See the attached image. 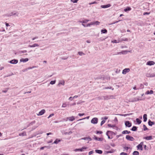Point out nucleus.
Here are the masks:
<instances>
[{
  "instance_id": "obj_6",
  "label": "nucleus",
  "mask_w": 155,
  "mask_h": 155,
  "mask_svg": "<svg viewBox=\"0 0 155 155\" xmlns=\"http://www.w3.org/2000/svg\"><path fill=\"white\" fill-rule=\"evenodd\" d=\"M125 124L126 127H130L132 125L131 123L128 121H126L125 122Z\"/></svg>"
},
{
  "instance_id": "obj_7",
  "label": "nucleus",
  "mask_w": 155,
  "mask_h": 155,
  "mask_svg": "<svg viewBox=\"0 0 155 155\" xmlns=\"http://www.w3.org/2000/svg\"><path fill=\"white\" fill-rule=\"evenodd\" d=\"M45 112V109H43L40 111L38 114H37L38 116H41Z\"/></svg>"
},
{
  "instance_id": "obj_5",
  "label": "nucleus",
  "mask_w": 155,
  "mask_h": 155,
  "mask_svg": "<svg viewBox=\"0 0 155 155\" xmlns=\"http://www.w3.org/2000/svg\"><path fill=\"white\" fill-rule=\"evenodd\" d=\"M130 71V69L129 68H125L122 71V74H125L129 72Z\"/></svg>"
},
{
  "instance_id": "obj_47",
  "label": "nucleus",
  "mask_w": 155,
  "mask_h": 155,
  "mask_svg": "<svg viewBox=\"0 0 155 155\" xmlns=\"http://www.w3.org/2000/svg\"><path fill=\"white\" fill-rule=\"evenodd\" d=\"M120 155H127V154L126 153L124 152H122L120 153Z\"/></svg>"
},
{
  "instance_id": "obj_9",
  "label": "nucleus",
  "mask_w": 155,
  "mask_h": 155,
  "mask_svg": "<svg viewBox=\"0 0 155 155\" xmlns=\"http://www.w3.org/2000/svg\"><path fill=\"white\" fill-rule=\"evenodd\" d=\"M143 143V142H142L139 144L138 145V146H137V147L138 149H140L141 150H143L142 145Z\"/></svg>"
},
{
  "instance_id": "obj_44",
  "label": "nucleus",
  "mask_w": 155,
  "mask_h": 155,
  "mask_svg": "<svg viewBox=\"0 0 155 155\" xmlns=\"http://www.w3.org/2000/svg\"><path fill=\"white\" fill-rule=\"evenodd\" d=\"M67 106V104L65 103H63L62 106V107H65Z\"/></svg>"
},
{
  "instance_id": "obj_19",
  "label": "nucleus",
  "mask_w": 155,
  "mask_h": 155,
  "mask_svg": "<svg viewBox=\"0 0 155 155\" xmlns=\"http://www.w3.org/2000/svg\"><path fill=\"white\" fill-rule=\"evenodd\" d=\"M153 93V90H150V91H147L145 93L146 94H152Z\"/></svg>"
},
{
  "instance_id": "obj_23",
  "label": "nucleus",
  "mask_w": 155,
  "mask_h": 155,
  "mask_svg": "<svg viewBox=\"0 0 155 155\" xmlns=\"http://www.w3.org/2000/svg\"><path fill=\"white\" fill-rule=\"evenodd\" d=\"M101 33L106 34L107 33V30L106 29H102L101 31Z\"/></svg>"
},
{
  "instance_id": "obj_8",
  "label": "nucleus",
  "mask_w": 155,
  "mask_h": 155,
  "mask_svg": "<svg viewBox=\"0 0 155 155\" xmlns=\"http://www.w3.org/2000/svg\"><path fill=\"white\" fill-rule=\"evenodd\" d=\"M18 60L16 59H13L9 61V63L12 64H16L18 62Z\"/></svg>"
},
{
  "instance_id": "obj_60",
  "label": "nucleus",
  "mask_w": 155,
  "mask_h": 155,
  "mask_svg": "<svg viewBox=\"0 0 155 155\" xmlns=\"http://www.w3.org/2000/svg\"><path fill=\"white\" fill-rule=\"evenodd\" d=\"M149 14V13H148L147 12H146L143 13V15H148Z\"/></svg>"
},
{
  "instance_id": "obj_33",
  "label": "nucleus",
  "mask_w": 155,
  "mask_h": 155,
  "mask_svg": "<svg viewBox=\"0 0 155 155\" xmlns=\"http://www.w3.org/2000/svg\"><path fill=\"white\" fill-rule=\"evenodd\" d=\"M114 150H112L110 151H106V153L107 154L108 153H114Z\"/></svg>"
},
{
  "instance_id": "obj_42",
  "label": "nucleus",
  "mask_w": 155,
  "mask_h": 155,
  "mask_svg": "<svg viewBox=\"0 0 155 155\" xmlns=\"http://www.w3.org/2000/svg\"><path fill=\"white\" fill-rule=\"evenodd\" d=\"M112 89V90H114V88H112V87H105L104 88V89Z\"/></svg>"
},
{
  "instance_id": "obj_49",
  "label": "nucleus",
  "mask_w": 155,
  "mask_h": 155,
  "mask_svg": "<svg viewBox=\"0 0 155 155\" xmlns=\"http://www.w3.org/2000/svg\"><path fill=\"white\" fill-rule=\"evenodd\" d=\"M105 122V121L104 120H102L101 123V126L103 124H104Z\"/></svg>"
},
{
  "instance_id": "obj_15",
  "label": "nucleus",
  "mask_w": 155,
  "mask_h": 155,
  "mask_svg": "<svg viewBox=\"0 0 155 155\" xmlns=\"http://www.w3.org/2000/svg\"><path fill=\"white\" fill-rule=\"evenodd\" d=\"M28 60V58H25V59L22 58L20 59V61L21 62H25L27 61Z\"/></svg>"
},
{
  "instance_id": "obj_30",
  "label": "nucleus",
  "mask_w": 155,
  "mask_h": 155,
  "mask_svg": "<svg viewBox=\"0 0 155 155\" xmlns=\"http://www.w3.org/2000/svg\"><path fill=\"white\" fill-rule=\"evenodd\" d=\"M131 130L133 131H136L137 130V127L136 126H133Z\"/></svg>"
},
{
  "instance_id": "obj_25",
  "label": "nucleus",
  "mask_w": 155,
  "mask_h": 155,
  "mask_svg": "<svg viewBox=\"0 0 155 155\" xmlns=\"http://www.w3.org/2000/svg\"><path fill=\"white\" fill-rule=\"evenodd\" d=\"M130 133V131L127 130H124L122 132L123 134H129Z\"/></svg>"
},
{
  "instance_id": "obj_12",
  "label": "nucleus",
  "mask_w": 155,
  "mask_h": 155,
  "mask_svg": "<svg viewBox=\"0 0 155 155\" xmlns=\"http://www.w3.org/2000/svg\"><path fill=\"white\" fill-rule=\"evenodd\" d=\"M155 63L153 61H149L147 62V64L149 65H153Z\"/></svg>"
},
{
  "instance_id": "obj_17",
  "label": "nucleus",
  "mask_w": 155,
  "mask_h": 155,
  "mask_svg": "<svg viewBox=\"0 0 155 155\" xmlns=\"http://www.w3.org/2000/svg\"><path fill=\"white\" fill-rule=\"evenodd\" d=\"M39 45L38 44H35L32 45H29L28 47H29L32 48L35 47H38Z\"/></svg>"
},
{
  "instance_id": "obj_2",
  "label": "nucleus",
  "mask_w": 155,
  "mask_h": 155,
  "mask_svg": "<svg viewBox=\"0 0 155 155\" xmlns=\"http://www.w3.org/2000/svg\"><path fill=\"white\" fill-rule=\"evenodd\" d=\"M98 119L96 117L93 118L91 121V122L93 124H95L97 123Z\"/></svg>"
},
{
  "instance_id": "obj_32",
  "label": "nucleus",
  "mask_w": 155,
  "mask_h": 155,
  "mask_svg": "<svg viewBox=\"0 0 155 155\" xmlns=\"http://www.w3.org/2000/svg\"><path fill=\"white\" fill-rule=\"evenodd\" d=\"M136 121L138 124H140L141 122V121L138 118H137L136 119Z\"/></svg>"
},
{
  "instance_id": "obj_31",
  "label": "nucleus",
  "mask_w": 155,
  "mask_h": 155,
  "mask_svg": "<svg viewBox=\"0 0 155 155\" xmlns=\"http://www.w3.org/2000/svg\"><path fill=\"white\" fill-rule=\"evenodd\" d=\"M61 140L60 139H56L53 143H55L57 144L58 142H60Z\"/></svg>"
},
{
  "instance_id": "obj_54",
  "label": "nucleus",
  "mask_w": 155,
  "mask_h": 155,
  "mask_svg": "<svg viewBox=\"0 0 155 155\" xmlns=\"http://www.w3.org/2000/svg\"><path fill=\"white\" fill-rule=\"evenodd\" d=\"M129 148L128 147H124V149L126 150L127 151L128 149Z\"/></svg>"
},
{
  "instance_id": "obj_13",
  "label": "nucleus",
  "mask_w": 155,
  "mask_h": 155,
  "mask_svg": "<svg viewBox=\"0 0 155 155\" xmlns=\"http://www.w3.org/2000/svg\"><path fill=\"white\" fill-rule=\"evenodd\" d=\"M94 139L96 140H98L99 141H101L103 140V138H98L96 137L95 136H94Z\"/></svg>"
},
{
  "instance_id": "obj_63",
  "label": "nucleus",
  "mask_w": 155,
  "mask_h": 155,
  "mask_svg": "<svg viewBox=\"0 0 155 155\" xmlns=\"http://www.w3.org/2000/svg\"><path fill=\"white\" fill-rule=\"evenodd\" d=\"M18 13H17V12H16V13H15L13 14V15H17V16H18Z\"/></svg>"
},
{
  "instance_id": "obj_35",
  "label": "nucleus",
  "mask_w": 155,
  "mask_h": 155,
  "mask_svg": "<svg viewBox=\"0 0 155 155\" xmlns=\"http://www.w3.org/2000/svg\"><path fill=\"white\" fill-rule=\"evenodd\" d=\"M143 127L144 130L145 131L148 130V128H147L145 124L143 125Z\"/></svg>"
},
{
  "instance_id": "obj_20",
  "label": "nucleus",
  "mask_w": 155,
  "mask_h": 155,
  "mask_svg": "<svg viewBox=\"0 0 155 155\" xmlns=\"http://www.w3.org/2000/svg\"><path fill=\"white\" fill-rule=\"evenodd\" d=\"M67 118L68 119H69V120L71 121H73L75 119L74 117V116H72L71 117H68Z\"/></svg>"
},
{
  "instance_id": "obj_46",
  "label": "nucleus",
  "mask_w": 155,
  "mask_h": 155,
  "mask_svg": "<svg viewBox=\"0 0 155 155\" xmlns=\"http://www.w3.org/2000/svg\"><path fill=\"white\" fill-rule=\"evenodd\" d=\"M111 42L112 43H118L119 42V41H117L116 40H114L113 41H111Z\"/></svg>"
},
{
  "instance_id": "obj_56",
  "label": "nucleus",
  "mask_w": 155,
  "mask_h": 155,
  "mask_svg": "<svg viewBox=\"0 0 155 155\" xmlns=\"http://www.w3.org/2000/svg\"><path fill=\"white\" fill-rule=\"evenodd\" d=\"M73 97H71L69 98V99L71 101H72L73 99Z\"/></svg>"
},
{
  "instance_id": "obj_55",
  "label": "nucleus",
  "mask_w": 155,
  "mask_h": 155,
  "mask_svg": "<svg viewBox=\"0 0 155 155\" xmlns=\"http://www.w3.org/2000/svg\"><path fill=\"white\" fill-rule=\"evenodd\" d=\"M84 115V113H83V114H80V113H79L78 114V115L79 116H82L83 115Z\"/></svg>"
},
{
  "instance_id": "obj_39",
  "label": "nucleus",
  "mask_w": 155,
  "mask_h": 155,
  "mask_svg": "<svg viewBox=\"0 0 155 155\" xmlns=\"http://www.w3.org/2000/svg\"><path fill=\"white\" fill-rule=\"evenodd\" d=\"M125 52H126V53H127V51H122L121 52H118V53H117V54H120L121 53H122V54H124Z\"/></svg>"
},
{
  "instance_id": "obj_29",
  "label": "nucleus",
  "mask_w": 155,
  "mask_h": 155,
  "mask_svg": "<svg viewBox=\"0 0 155 155\" xmlns=\"http://www.w3.org/2000/svg\"><path fill=\"white\" fill-rule=\"evenodd\" d=\"M82 25L85 27H87L89 26H90L91 25V23L87 24V25H85L83 24H82Z\"/></svg>"
},
{
  "instance_id": "obj_48",
  "label": "nucleus",
  "mask_w": 155,
  "mask_h": 155,
  "mask_svg": "<svg viewBox=\"0 0 155 155\" xmlns=\"http://www.w3.org/2000/svg\"><path fill=\"white\" fill-rule=\"evenodd\" d=\"M27 52L26 50H25L24 51H20V53H25Z\"/></svg>"
},
{
  "instance_id": "obj_51",
  "label": "nucleus",
  "mask_w": 155,
  "mask_h": 155,
  "mask_svg": "<svg viewBox=\"0 0 155 155\" xmlns=\"http://www.w3.org/2000/svg\"><path fill=\"white\" fill-rule=\"evenodd\" d=\"M54 115V114L53 113H52L51 114H50L49 116L48 117V118H50V117L53 116Z\"/></svg>"
},
{
  "instance_id": "obj_10",
  "label": "nucleus",
  "mask_w": 155,
  "mask_h": 155,
  "mask_svg": "<svg viewBox=\"0 0 155 155\" xmlns=\"http://www.w3.org/2000/svg\"><path fill=\"white\" fill-rule=\"evenodd\" d=\"M111 5L110 4L104 5H101V7L102 8H106L108 7H109L111 6Z\"/></svg>"
},
{
  "instance_id": "obj_4",
  "label": "nucleus",
  "mask_w": 155,
  "mask_h": 155,
  "mask_svg": "<svg viewBox=\"0 0 155 155\" xmlns=\"http://www.w3.org/2000/svg\"><path fill=\"white\" fill-rule=\"evenodd\" d=\"M126 138L128 140L133 141L134 140V138L131 136H130L129 135H127L126 136Z\"/></svg>"
},
{
  "instance_id": "obj_38",
  "label": "nucleus",
  "mask_w": 155,
  "mask_h": 155,
  "mask_svg": "<svg viewBox=\"0 0 155 155\" xmlns=\"http://www.w3.org/2000/svg\"><path fill=\"white\" fill-rule=\"evenodd\" d=\"M78 54L81 56L82 55H84L85 54L83 53L82 52L79 51L78 52Z\"/></svg>"
},
{
  "instance_id": "obj_53",
  "label": "nucleus",
  "mask_w": 155,
  "mask_h": 155,
  "mask_svg": "<svg viewBox=\"0 0 155 155\" xmlns=\"http://www.w3.org/2000/svg\"><path fill=\"white\" fill-rule=\"evenodd\" d=\"M102 133V132L101 131H97L96 132L97 134H101Z\"/></svg>"
},
{
  "instance_id": "obj_21",
  "label": "nucleus",
  "mask_w": 155,
  "mask_h": 155,
  "mask_svg": "<svg viewBox=\"0 0 155 155\" xmlns=\"http://www.w3.org/2000/svg\"><path fill=\"white\" fill-rule=\"evenodd\" d=\"M143 121L144 122H146L147 121V115L146 114H145L143 115Z\"/></svg>"
},
{
  "instance_id": "obj_59",
  "label": "nucleus",
  "mask_w": 155,
  "mask_h": 155,
  "mask_svg": "<svg viewBox=\"0 0 155 155\" xmlns=\"http://www.w3.org/2000/svg\"><path fill=\"white\" fill-rule=\"evenodd\" d=\"M128 40V39L127 38H126L124 39H123L122 41H127Z\"/></svg>"
},
{
  "instance_id": "obj_45",
  "label": "nucleus",
  "mask_w": 155,
  "mask_h": 155,
  "mask_svg": "<svg viewBox=\"0 0 155 155\" xmlns=\"http://www.w3.org/2000/svg\"><path fill=\"white\" fill-rule=\"evenodd\" d=\"M108 126L109 127H115V125H111L110 124H108Z\"/></svg>"
},
{
  "instance_id": "obj_40",
  "label": "nucleus",
  "mask_w": 155,
  "mask_h": 155,
  "mask_svg": "<svg viewBox=\"0 0 155 155\" xmlns=\"http://www.w3.org/2000/svg\"><path fill=\"white\" fill-rule=\"evenodd\" d=\"M55 82H56V81L55 80H54V81H51L50 82V84H55Z\"/></svg>"
},
{
  "instance_id": "obj_43",
  "label": "nucleus",
  "mask_w": 155,
  "mask_h": 155,
  "mask_svg": "<svg viewBox=\"0 0 155 155\" xmlns=\"http://www.w3.org/2000/svg\"><path fill=\"white\" fill-rule=\"evenodd\" d=\"M36 67V66H33V67H29L28 68L26 69V70H27L28 69H32L33 68H35Z\"/></svg>"
},
{
  "instance_id": "obj_41",
  "label": "nucleus",
  "mask_w": 155,
  "mask_h": 155,
  "mask_svg": "<svg viewBox=\"0 0 155 155\" xmlns=\"http://www.w3.org/2000/svg\"><path fill=\"white\" fill-rule=\"evenodd\" d=\"M79 0H71V1L73 3H76Z\"/></svg>"
},
{
  "instance_id": "obj_22",
  "label": "nucleus",
  "mask_w": 155,
  "mask_h": 155,
  "mask_svg": "<svg viewBox=\"0 0 155 155\" xmlns=\"http://www.w3.org/2000/svg\"><path fill=\"white\" fill-rule=\"evenodd\" d=\"M89 20L87 19L84 20L82 21H80V22L81 23H86L88 21H89Z\"/></svg>"
},
{
  "instance_id": "obj_16",
  "label": "nucleus",
  "mask_w": 155,
  "mask_h": 155,
  "mask_svg": "<svg viewBox=\"0 0 155 155\" xmlns=\"http://www.w3.org/2000/svg\"><path fill=\"white\" fill-rule=\"evenodd\" d=\"M148 124L149 126H151L155 124V123L154 122L151 121V120H149L148 121Z\"/></svg>"
},
{
  "instance_id": "obj_61",
  "label": "nucleus",
  "mask_w": 155,
  "mask_h": 155,
  "mask_svg": "<svg viewBox=\"0 0 155 155\" xmlns=\"http://www.w3.org/2000/svg\"><path fill=\"white\" fill-rule=\"evenodd\" d=\"M139 100H140V99H137V100H136V99H134V100L132 101H139Z\"/></svg>"
},
{
  "instance_id": "obj_50",
  "label": "nucleus",
  "mask_w": 155,
  "mask_h": 155,
  "mask_svg": "<svg viewBox=\"0 0 155 155\" xmlns=\"http://www.w3.org/2000/svg\"><path fill=\"white\" fill-rule=\"evenodd\" d=\"M89 116H88V117H85V118H82V119H80L79 120H83V119H88L89 118Z\"/></svg>"
},
{
  "instance_id": "obj_64",
  "label": "nucleus",
  "mask_w": 155,
  "mask_h": 155,
  "mask_svg": "<svg viewBox=\"0 0 155 155\" xmlns=\"http://www.w3.org/2000/svg\"><path fill=\"white\" fill-rule=\"evenodd\" d=\"M133 89L134 90H137V89H138L139 88H136V86H135L133 88Z\"/></svg>"
},
{
  "instance_id": "obj_28",
  "label": "nucleus",
  "mask_w": 155,
  "mask_h": 155,
  "mask_svg": "<svg viewBox=\"0 0 155 155\" xmlns=\"http://www.w3.org/2000/svg\"><path fill=\"white\" fill-rule=\"evenodd\" d=\"M144 139L147 140H150L152 139V137L151 136L147 137H144Z\"/></svg>"
},
{
  "instance_id": "obj_1",
  "label": "nucleus",
  "mask_w": 155,
  "mask_h": 155,
  "mask_svg": "<svg viewBox=\"0 0 155 155\" xmlns=\"http://www.w3.org/2000/svg\"><path fill=\"white\" fill-rule=\"evenodd\" d=\"M87 148V147H82L80 149H76L74 150V151L76 152L78 151L82 152L84 151V150H86Z\"/></svg>"
},
{
  "instance_id": "obj_58",
  "label": "nucleus",
  "mask_w": 155,
  "mask_h": 155,
  "mask_svg": "<svg viewBox=\"0 0 155 155\" xmlns=\"http://www.w3.org/2000/svg\"><path fill=\"white\" fill-rule=\"evenodd\" d=\"M8 91V89L5 90H3L2 92L4 93H6Z\"/></svg>"
},
{
  "instance_id": "obj_27",
  "label": "nucleus",
  "mask_w": 155,
  "mask_h": 155,
  "mask_svg": "<svg viewBox=\"0 0 155 155\" xmlns=\"http://www.w3.org/2000/svg\"><path fill=\"white\" fill-rule=\"evenodd\" d=\"M131 9V8L130 7H127L126 8L124 9V11L125 12H127L128 11H130Z\"/></svg>"
},
{
  "instance_id": "obj_11",
  "label": "nucleus",
  "mask_w": 155,
  "mask_h": 155,
  "mask_svg": "<svg viewBox=\"0 0 155 155\" xmlns=\"http://www.w3.org/2000/svg\"><path fill=\"white\" fill-rule=\"evenodd\" d=\"M81 140H87L88 141H91L92 140L91 138L90 137H85L84 138H82Z\"/></svg>"
},
{
  "instance_id": "obj_52",
  "label": "nucleus",
  "mask_w": 155,
  "mask_h": 155,
  "mask_svg": "<svg viewBox=\"0 0 155 155\" xmlns=\"http://www.w3.org/2000/svg\"><path fill=\"white\" fill-rule=\"evenodd\" d=\"M94 153V151L93 150L89 152V155H90Z\"/></svg>"
},
{
  "instance_id": "obj_26",
  "label": "nucleus",
  "mask_w": 155,
  "mask_h": 155,
  "mask_svg": "<svg viewBox=\"0 0 155 155\" xmlns=\"http://www.w3.org/2000/svg\"><path fill=\"white\" fill-rule=\"evenodd\" d=\"M132 113H130V114H119V115L121 116H123L124 117H126L128 116H129L130 115H132Z\"/></svg>"
},
{
  "instance_id": "obj_62",
  "label": "nucleus",
  "mask_w": 155,
  "mask_h": 155,
  "mask_svg": "<svg viewBox=\"0 0 155 155\" xmlns=\"http://www.w3.org/2000/svg\"><path fill=\"white\" fill-rule=\"evenodd\" d=\"M96 3H97V2H94L92 3H90L89 4L91 5L92 4H96Z\"/></svg>"
},
{
  "instance_id": "obj_57",
  "label": "nucleus",
  "mask_w": 155,
  "mask_h": 155,
  "mask_svg": "<svg viewBox=\"0 0 155 155\" xmlns=\"http://www.w3.org/2000/svg\"><path fill=\"white\" fill-rule=\"evenodd\" d=\"M76 104V103L75 102H74L73 104H70V106H72L75 105Z\"/></svg>"
},
{
  "instance_id": "obj_18",
  "label": "nucleus",
  "mask_w": 155,
  "mask_h": 155,
  "mask_svg": "<svg viewBox=\"0 0 155 155\" xmlns=\"http://www.w3.org/2000/svg\"><path fill=\"white\" fill-rule=\"evenodd\" d=\"M100 22L98 21H96L94 22H91V24L92 25H98L99 24Z\"/></svg>"
},
{
  "instance_id": "obj_36",
  "label": "nucleus",
  "mask_w": 155,
  "mask_h": 155,
  "mask_svg": "<svg viewBox=\"0 0 155 155\" xmlns=\"http://www.w3.org/2000/svg\"><path fill=\"white\" fill-rule=\"evenodd\" d=\"M26 135V133H22L21 134H19V135L20 136H23Z\"/></svg>"
},
{
  "instance_id": "obj_3",
  "label": "nucleus",
  "mask_w": 155,
  "mask_h": 155,
  "mask_svg": "<svg viewBox=\"0 0 155 155\" xmlns=\"http://www.w3.org/2000/svg\"><path fill=\"white\" fill-rule=\"evenodd\" d=\"M113 97L112 95H107L103 97L104 99L105 100H108L110 99H112Z\"/></svg>"
},
{
  "instance_id": "obj_37",
  "label": "nucleus",
  "mask_w": 155,
  "mask_h": 155,
  "mask_svg": "<svg viewBox=\"0 0 155 155\" xmlns=\"http://www.w3.org/2000/svg\"><path fill=\"white\" fill-rule=\"evenodd\" d=\"M64 81H63L62 82H59V84H58V85H59V84H61L63 85H64Z\"/></svg>"
},
{
  "instance_id": "obj_24",
  "label": "nucleus",
  "mask_w": 155,
  "mask_h": 155,
  "mask_svg": "<svg viewBox=\"0 0 155 155\" xmlns=\"http://www.w3.org/2000/svg\"><path fill=\"white\" fill-rule=\"evenodd\" d=\"M95 151L96 153L99 154H101L103 152L101 150H96Z\"/></svg>"
},
{
  "instance_id": "obj_14",
  "label": "nucleus",
  "mask_w": 155,
  "mask_h": 155,
  "mask_svg": "<svg viewBox=\"0 0 155 155\" xmlns=\"http://www.w3.org/2000/svg\"><path fill=\"white\" fill-rule=\"evenodd\" d=\"M113 132L110 131H107L106 133V135L108 136V138L109 139H112V137H110V136L109 135V133H112Z\"/></svg>"
},
{
  "instance_id": "obj_34",
  "label": "nucleus",
  "mask_w": 155,
  "mask_h": 155,
  "mask_svg": "<svg viewBox=\"0 0 155 155\" xmlns=\"http://www.w3.org/2000/svg\"><path fill=\"white\" fill-rule=\"evenodd\" d=\"M133 155H139V153L137 151H134L133 153Z\"/></svg>"
}]
</instances>
